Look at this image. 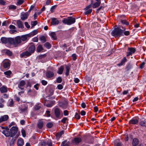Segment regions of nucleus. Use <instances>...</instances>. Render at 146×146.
<instances>
[{"mask_svg": "<svg viewBox=\"0 0 146 146\" xmlns=\"http://www.w3.org/2000/svg\"><path fill=\"white\" fill-rule=\"evenodd\" d=\"M81 141L80 137H75L74 140L72 141V143L73 144H76L79 143Z\"/></svg>", "mask_w": 146, "mask_h": 146, "instance_id": "obj_17", "label": "nucleus"}, {"mask_svg": "<svg viewBox=\"0 0 146 146\" xmlns=\"http://www.w3.org/2000/svg\"><path fill=\"white\" fill-rule=\"evenodd\" d=\"M1 40L3 43L6 44L9 42L11 44V42L13 41V38H7L5 37H3L1 38Z\"/></svg>", "mask_w": 146, "mask_h": 146, "instance_id": "obj_6", "label": "nucleus"}, {"mask_svg": "<svg viewBox=\"0 0 146 146\" xmlns=\"http://www.w3.org/2000/svg\"><path fill=\"white\" fill-rule=\"evenodd\" d=\"M9 118V116L7 115L1 116L0 117V123L7 121Z\"/></svg>", "mask_w": 146, "mask_h": 146, "instance_id": "obj_10", "label": "nucleus"}, {"mask_svg": "<svg viewBox=\"0 0 146 146\" xmlns=\"http://www.w3.org/2000/svg\"><path fill=\"white\" fill-rule=\"evenodd\" d=\"M64 70V67L63 66H61L58 69L57 73L60 74H62Z\"/></svg>", "mask_w": 146, "mask_h": 146, "instance_id": "obj_32", "label": "nucleus"}, {"mask_svg": "<svg viewBox=\"0 0 146 146\" xmlns=\"http://www.w3.org/2000/svg\"><path fill=\"white\" fill-rule=\"evenodd\" d=\"M54 75L53 72L48 71L46 73V76L48 78H50L52 77Z\"/></svg>", "mask_w": 146, "mask_h": 146, "instance_id": "obj_15", "label": "nucleus"}, {"mask_svg": "<svg viewBox=\"0 0 146 146\" xmlns=\"http://www.w3.org/2000/svg\"><path fill=\"white\" fill-rule=\"evenodd\" d=\"M37 33L38 32L36 30H35L33 31L29 34L26 35H25L26 36V37L27 38L28 37H30L36 35Z\"/></svg>", "mask_w": 146, "mask_h": 146, "instance_id": "obj_12", "label": "nucleus"}, {"mask_svg": "<svg viewBox=\"0 0 146 146\" xmlns=\"http://www.w3.org/2000/svg\"><path fill=\"white\" fill-rule=\"evenodd\" d=\"M35 50V47L34 45H31L29 48V51L31 54L34 52Z\"/></svg>", "mask_w": 146, "mask_h": 146, "instance_id": "obj_18", "label": "nucleus"}, {"mask_svg": "<svg viewBox=\"0 0 146 146\" xmlns=\"http://www.w3.org/2000/svg\"><path fill=\"white\" fill-rule=\"evenodd\" d=\"M33 41L34 42H38V38L37 37H34L33 39Z\"/></svg>", "mask_w": 146, "mask_h": 146, "instance_id": "obj_57", "label": "nucleus"}, {"mask_svg": "<svg viewBox=\"0 0 146 146\" xmlns=\"http://www.w3.org/2000/svg\"><path fill=\"white\" fill-rule=\"evenodd\" d=\"M18 130V128L16 126L12 127L10 129V133H11V137L15 136L17 133Z\"/></svg>", "mask_w": 146, "mask_h": 146, "instance_id": "obj_5", "label": "nucleus"}, {"mask_svg": "<svg viewBox=\"0 0 146 146\" xmlns=\"http://www.w3.org/2000/svg\"><path fill=\"white\" fill-rule=\"evenodd\" d=\"M66 141H65L62 142V145L63 146H70L68 144L66 143Z\"/></svg>", "mask_w": 146, "mask_h": 146, "instance_id": "obj_46", "label": "nucleus"}, {"mask_svg": "<svg viewBox=\"0 0 146 146\" xmlns=\"http://www.w3.org/2000/svg\"><path fill=\"white\" fill-rule=\"evenodd\" d=\"M15 125V123L14 122H12L9 125V127H11L13 125Z\"/></svg>", "mask_w": 146, "mask_h": 146, "instance_id": "obj_61", "label": "nucleus"}, {"mask_svg": "<svg viewBox=\"0 0 146 146\" xmlns=\"http://www.w3.org/2000/svg\"><path fill=\"white\" fill-rule=\"evenodd\" d=\"M64 114L65 116L67 115H68V111L67 110L64 111Z\"/></svg>", "mask_w": 146, "mask_h": 146, "instance_id": "obj_58", "label": "nucleus"}, {"mask_svg": "<svg viewBox=\"0 0 146 146\" xmlns=\"http://www.w3.org/2000/svg\"><path fill=\"white\" fill-rule=\"evenodd\" d=\"M40 108V106L39 104L36 105L35 106V109L36 110H39Z\"/></svg>", "mask_w": 146, "mask_h": 146, "instance_id": "obj_55", "label": "nucleus"}, {"mask_svg": "<svg viewBox=\"0 0 146 146\" xmlns=\"http://www.w3.org/2000/svg\"><path fill=\"white\" fill-rule=\"evenodd\" d=\"M40 143L41 146H52V143L51 140L47 141V142L44 141Z\"/></svg>", "mask_w": 146, "mask_h": 146, "instance_id": "obj_7", "label": "nucleus"}, {"mask_svg": "<svg viewBox=\"0 0 146 146\" xmlns=\"http://www.w3.org/2000/svg\"><path fill=\"white\" fill-rule=\"evenodd\" d=\"M43 122L41 120H40L38 122L37 125L38 128L39 129L42 128L43 126Z\"/></svg>", "mask_w": 146, "mask_h": 146, "instance_id": "obj_23", "label": "nucleus"}, {"mask_svg": "<svg viewBox=\"0 0 146 146\" xmlns=\"http://www.w3.org/2000/svg\"><path fill=\"white\" fill-rule=\"evenodd\" d=\"M17 143L18 146H23L24 142L23 139L20 138L18 140Z\"/></svg>", "mask_w": 146, "mask_h": 146, "instance_id": "obj_13", "label": "nucleus"}, {"mask_svg": "<svg viewBox=\"0 0 146 146\" xmlns=\"http://www.w3.org/2000/svg\"><path fill=\"white\" fill-rule=\"evenodd\" d=\"M16 8V7L14 5H11L9 6V9L11 10H15Z\"/></svg>", "mask_w": 146, "mask_h": 146, "instance_id": "obj_41", "label": "nucleus"}, {"mask_svg": "<svg viewBox=\"0 0 146 146\" xmlns=\"http://www.w3.org/2000/svg\"><path fill=\"white\" fill-rule=\"evenodd\" d=\"M51 19V24L53 25H56L58 24L59 21L56 18H52Z\"/></svg>", "mask_w": 146, "mask_h": 146, "instance_id": "obj_11", "label": "nucleus"}, {"mask_svg": "<svg viewBox=\"0 0 146 146\" xmlns=\"http://www.w3.org/2000/svg\"><path fill=\"white\" fill-rule=\"evenodd\" d=\"M50 112L48 110L46 111V114L47 117H50Z\"/></svg>", "mask_w": 146, "mask_h": 146, "instance_id": "obj_59", "label": "nucleus"}, {"mask_svg": "<svg viewBox=\"0 0 146 146\" xmlns=\"http://www.w3.org/2000/svg\"><path fill=\"white\" fill-rule=\"evenodd\" d=\"M68 120V119L67 117H64L63 118L62 120H61V122L64 123H65L66 120Z\"/></svg>", "mask_w": 146, "mask_h": 146, "instance_id": "obj_48", "label": "nucleus"}, {"mask_svg": "<svg viewBox=\"0 0 146 146\" xmlns=\"http://www.w3.org/2000/svg\"><path fill=\"white\" fill-rule=\"evenodd\" d=\"M50 36L54 40H55L56 39V34L54 32H51L50 33Z\"/></svg>", "mask_w": 146, "mask_h": 146, "instance_id": "obj_37", "label": "nucleus"}, {"mask_svg": "<svg viewBox=\"0 0 146 146\" xmlns=\"http://www.w3.org/2000/svg\"><path fill=\"white\" fill-rule=\"evenodd\" d=\"M17 24L19 28H22L23 27V25L22 22L20 20H18L17 21Z\"/></svg>", "mask_w": 146, "mask_h": 146, "instance_id": "obj_30", "label": "nucleus"}, {"mask_svg": "<svg viewBox=\"0 0 146 146\" xmlns=\"http://www.w3.org/2000/svg\"><path fill=\"white\" fill-rule=\"evenodd\" d=\"M54 113L56 117L58 118L60 116V110L58 108H56L54 110Z\"/></svg>", "mask_w": 146, "mask_h": 146, "instance_id": "obj_14", "label": "nucleus"}, {"mask_svg": "<svg viewBox=\"0 0 146 146\" xmlns=\"http://www.w3.org/2000/svg\"><path fill=\"white\" fill-rule=\"evenodd\" d=\"M2 52L3 53H5V54L8 55L10 56L12 54V53L11 51L10 50L7 49H5L3 50Z\"/></svg>", "mask_w": 146, "mask_h": 146, "instance_id": "obj_29", "label": "nucleus"}, {"mask_svg": "<svg viewBox=\"0 0 146 146\" xmlns=\"http://www.w3.org/2000/svg\"><path fill=\"white\" fill-rule=\"evenodd\" d=\"M138 120L136 118H133L129 121V123L130 124H135L138 122Z\"/></svg>", "mask_w": 146, "mask_h": 146, "instance_id": "obj_21", "label": "nucleus"}, {"mask_svg": "<svg viewBox=\"0 0 146 146\" xmlns=\"http://www.w3.org/2000/svg\"><path fill=\"white\" fill-rule=\"evenodd\" d=\"M70 69V67L69 66H67L66 67V72L65 73L66 76H67L68 75Z\"/></svg>", "mask_w": 146, "mask_h": 146, "instance_id": "obj_40", "label": "nucleus"}, {"mask_svg": "<svg viewBox=\"0 0 146 146\" xmlns=\"http://www.w3.org/2000/svg\"><path fill=\"white\" fill-rule=\"evenodd\" d=\"M64 133V131H62L56 134V136H57V137H60L61 136H62V135Z\"/></svg>", "mask_w": 146, "mask_h": 146, "instance_id": "obj_39", "label": "nucleus"}, {"mask_svg": "<svg viewBox=\"0 0 146 146\" xmlns=\"http://www.w3.org/2000/svg\"><path fill=\"white\" fill-rule=\"evenodd\" d=\"M44 46L49 49L51 47V46L50 44L48 42H46L44 44Z\"/></svg>", "mask_w": 146, "mask_h": 146, "instance_id": "obj_42", "label": "nucleus"}, {"mask_svg": "<svg viewBox=\"0 0 146 146\" xmlns=\"http://www.w3.org/2000/svg\"><path fill=\"white\" fill-rule=\"evenodd\" d=\"M62 79L61 77H58L56 80V81L58 83H60L62 82Z\"/></svg>", "mask_w": 146, "mask_h": 146, "instance_id": "obj_47", "label": "nucleus"}, {"mask_svg": "<svg viewBox=\"0 0 146 146\" xmlns=\"http://www.w3.org/2000/svg\"><path fill=\"white\" fill-rule=\"evenodd\" d=\"M139 124L142 126L146 127V119L140 121L139 122Z\"/></svg>", "mask_w": 146, "mask_h": 146, "instance_id": "obj_28", "label": "nucleus"}, {"mask_svg": "<svg viewBox=\"0 0 146 146\" xmlns=\"http://www.w3.org/2000/svg\"><path fill=\"white\" fill-rule=\"evenodd\" d=\"M74 82L76 83H78L79 82V80L77 78H76L74 79Z\"/></svg>", "mask_w": 146, "mask_h": 146, "instance_id": "obj_62", "label": "nucleus"}, {"mask_svg": "<svg viewBox=\"0 0 146 146\" xmlns=\"http://www.w3.org/2000/svg\"><path fill=\"white\" fill-rule=\"evenodd\" d=\"M121 22L123 24L125 25H129V23L125 20H121Z\"/></svg>", "mask_w": 146, "mask_h": 146, "instance_id": "obj_38", "label": "nucleus"}, {"mask_svg": "<svg viewBox=\"0 0 146 146\" xmlns=\"http://www.w3.org/2000/svg\"><path fill=\"white\" fill-rule=\"evenodd\" d=\"M128 50L132 54L135 52L136 49L134 48L131 47L128 48Z\"/></svg>", "mask_w": 146, "mask_h": 146, "instance_id": "obj_26", "label": "nucleus"}, {"mask_svg": "<svg viewBox=\"0 0 146 146\" xmlns=\"http://www.w3.org/2000/svg\"><path fill=\"white\" fill-rule=\"evenodd\" d=\"M53 125V124L51 122H49L46 124L47 127L49 128H51Z\"/></svg>", "mask_w": 146, "mask_h": 146, "instance_id": "obj_44", "label": "nucleus"}, {"mask_svg": "<svg viewBox=\"0 0 146 146\" xmlns=\"http://www.w3.org/2000/svg\"><path fill=\"white\" fill-rule=\"evenodd\" d=\"M10 61L7 59L3 61V66L5 68H7L10 66Z\"/></svg>", "mask_w": 146, "mask_h": 146, "instance_id": "obj_9", "label": "nucleus"}, {"mask_svg": "<svg viewBox=\"0 0 146 146\" xmlns=\"http://www.w3.org/2000/svg\"><path fill=\"white\" fill-rule=\"evenodd\" d=\"M124 34L125 35L127 36L129 35V32L128 31H126L124 32Z\"/></svg>", "mask_w": 146, "mask_h": 146, "instance_id": "obj_60", "label": "nucleus"}, {"mask_svg": "<svg viewBox=\"0 0 146 146\" xmlns=\"http://www.w3.org/2000/svg\"><path fill=\"white\" fill-rule=\"evenodd\" d=\"M92 11V9H89V10H88L87 11L85 12V14L86 15L89 14L91 13Z\"/></svg>", "mask_w": 146, "mask_h": 146, "instance_id": "obj_54", "label": "nucleus"}, {"mask_svg": "<svg viewBox=\"0 0 146 146\" xmlns=\"http://www.w3.org/2000/svg\"><path fill=\"white\" fill-rule=\"evenodd\" d=\"M0 91L1 93H6L7 91V88L3 86L0 88Z\"/></svg>", "mask_w": 146, "mask_h": 146, "instance_id": "obj_20", "label": "nucleus"}, {"mask_svg": "<svg viewBox=\"0 0 146 146\" xmlns=\"http://www.w3.org/2000/svg\"><path fill=\"white\" fill-rule=\"evenodd\" d=\"M56 6L54 5L52 6L50 9V11L52 13L54 12V10L55 9Z\"/></svg>", "mask_w": 146, "mask_h": 146, "instance_id": "obj_53", "label": "nucleus"}, {"mask_svg": "<svg viewBox=\"0 0 146 146\" xmlns=\"http://www.w3.org/2000/svg\"><path fill=\"white\" fill-rule=\"evenodd\" d=\"M43 48L42 46L41 45H38L37 47L36 50L37 52H40L43 50Z\"/></svg>", "mask_w": 146, "mask_h": 146, "instance_id": "obj_35", "label": "nucleus"}, {"mask_svg": "<svg viewBox=\"0 0 146 146\" xmlns=\"http://www.w3.org/2000/svg\"><path fill=\"white\" fill-rule=\"evenodd\" d=\"M31 54V53L29 51H26L23 52L21 54V57H26V56H29Z\"/></svg>", "mask_w": 146, "mask_h": 146, "instance_id": "obj_16", "label": "nucleus"}, {"mask_svg": "<svg viewBox=\"0 0 146 146\" xmlns=\"http://www.w3.org/2000/svg\"><path fill=\"white\" fill-rule=\"evenodd\" d=\"M122 28L123 30L118 27L114 28L111 32V35L115 37H120L123 36V31L125 30V27Z\"/></svg>", "mask_w": 146, "mask_h": 146, "instance_id": "obj_2", "label": "nucleus"}, {"mask_svg": "<svg viewBox=\"0 0 146 146\" xmlns=\"http://www.w3.org/2000/svg\"><path fill=\"white\" fill-rule=\"evenodd\" d=\"M127 60L125 57H124L121 60V62L117 64V66H122L123 64L126 62Z\"/></svg>", "mask_w": 146, "mask_h": 146, "instance_id": "obj_25", "label": "nucleus"}, {"mask_svg": "<svg viewBox=\"0 0 146 146\" xmlns=\"http://www.w3.org/2000/svg\"><path fill=\"white\" fill-rule=\"evenodd\" d=\"M139 142V141L138 139L135 138L133 139V142H132V144L134 146H135L137 145Z\"/></svg>", "mask_w": 146, "mask_h": 146, "instance_id": "obj_27", "label": "nucleus"}, {"mask_svg": "<svg viewBox=\"0 0 146 146\" xmlns=\"http://www.w3.org/2000/svg\"><path fill=\"white\" fill-rule=\"evenodd\" d=\"M9 28L10 29L9 32L11 34L15 33L17 31L16 30L15 27L13 25H10L9 26Z\"/></svg>", "mask_w": 146, "mask_h": 146, "instance_id": "obj_8", "label": "nucleus"}, {"mask_svg": "<svg viewBox=\"0 0 146 146\" xmlns=\"http://www.w3.org/2000/svg\"><path fill=\"white\" fill-rule=\"evenodd\" d=\"M27 38L25 35L21 36H18L16 37L15 39L13 38V41L11 42V44L15 47H17L22 44V42L26 41Z\"/></svg>", "mask_w": 146, "mask_h": 146, "instance_id": "obj_1", "label": "nucleus"}, {"mask_svg": "<svg viewBox=\"0 0 146 146\" xmlns=\"http://www.w3.org/2000/svg\"><path fill=\"white\" fill-rule=\"evenodd\" d=\"M28 15L27 13L23 14L21 16V18L22 20H24L27 18Z\"/></svg>", "mask_w": 146, "mask_h": 146, "instance_id": "obj_22", "label": "nucleus"}, {"mask_svg": "<svg viewBox=\"0 0 146 146\" xmlns=\"http://www.w3.org/2000/svg\"><path fill=\"white\" fill-rule=\"evenodd\" d=\"M17 5H20L22 4L24 2L23 0H17Z\"/></svg>", "mask_w": 146, "mask_h": 146, "instance_id": "obj_43", "label": "nucleus"}, {"mask_svg": "<svg viewBox=\"0 0 146 146\" xmlns=\"http://www.w3.org/2000/svg\"><path fill=\"white\" fill-rule=\"evenodd\" d=\"M67 105V103L66 102L60 103L59 104V106L62 108H65Z\"/></svg>", "mask_w": 146, "mask_h": 146, "instance_id": "obj_31", "label": "nucleus"}, {"mask_svg": "<svg viewBox=\"0 0 146 146\" xmlns=\"http://www.w3.org/2000/svg\"><path fill=\"white\" fill-rule=\"evenodd\" d=\"M75 117L76 118L78 119H80V115L79 114H78L77 113H76V114L75 115Z\"/></svg>", "mask_w": 146, "mask_h": 146, "instance_id": "obj_52", "label": "nucleus"}, {"mask_svg": "<svg viewBox=\"0 0 146 146\" xmlns=\"http://www.w3.org/2000/svg\"><path fill=\"white\" fill-rule=\"evenodd\" d=\"M145 65V63L144 62H142L140 65L139 66V67L141 69H142L144 67V66Z\"/></svg>", "mask_w": 146, "mask_h": 146, "instance_id": "obj_51", "label": "nucleus"}, {"mask_svg": "<svg viewBox=\"0 0 146 146\" xmlns=\"http://www.w3.org/2000/svg\"><path fill=\"white\" fill-rule=\"evenodd\" d=\"M8 106L11 107H13V102L12 99H10L9 100Z\"/></svg>", "mask_w": 146, "mask_h": 146, "instance_id": "obj_34", "label": "nucleus"}, {"mask_svg": "<svg viewBox=\"0 0 146 146\" xmlns=\"http://www.w3.org/2000/svg\"><path fill=\"white\" fill-rule=\"evenodd\" d=\"M1 127L2 129H4L2 131V133L6 137H9L11 135V133L9 131V129L7 127Z\"/></svg>", "mask_w": 146, "mask_h": 146, "instance_id": "obj_4", "label": "nucleus"}, {"mask_svg": "<svg viewBox=\"0 0 146 146\" xmlns=\"http://www.w3.org/2000/svg\"><path fill=\"white\" fill-rule=\"evenodd\" d=\"M21 132L23 136V137H25L26 133L25 130L23 129H22L21 130Z\"/></svg>", "mask_w": 146, "mask_h": 146, "instance_id": "obj_45", "label": "nucleus"}, {"mask_svg": "<svg viewBox=\"0 0 146 146\" xmlns=\"http://www.w3.org/2000/svg\"><path fill=\"white\" fill-rule=\"evenodd\" d=\"M57 88L59 90H61L63 88V86L61 84H58L57 86Z\"/></svg>", "mask_w": 146, "mask_h": 146, "instance_id": "obj_50", "label": "nucleus"}, {"mask_svg": "<svg viewBox=\"0 0 146 146\" xmlns=\"http://www.w3.org/2000/svg\"><path fill=\"white\" fill-rule=\"evenodd\" d=\"M75 22V19L72 17H69L67 18H64L62 22L65 24L70 25Z\"/></svg>", "mask_w": 146, "mask_h": 146, "instance_id": "obj_3", "label": "nucleus"}, {"mask_svg": "<svg viewBox=\"0 0 146 146\" xmlns=\"http://www.w3.org/2000/svg\"><path fill=\"white\" fill-rule=\"evenodd\" d=\"M37 23V22L36 21H34L31 22V24L33 26H35L36 25Z\"/></svg>", "mask_w": 146, "mask_h": 146, "instance_id": "obj_56", "label": "nucleus"}, {"mask_svg": "<svg viewBox=\"0 0 146 146\" xmlns=\"http://www.w3.org/2000/svg\"><path fill=\"white\" fill-rule=\"evenodd\" d=\"M101 2H97L93 4L92 7L93 8H95L98 7L100 4Z\"/></svg>", "mask_w": 146, "mask_h": 146, "instance_id": "obj_33", "label": "nucleus"}, {"mask_svg": "<svg viewBox=\"0 0 146 146\" xmlns=\"http://www.w3.org/2000/svg\"><path fill=\"white\" fill-rule=\"evenodd\" d=\"M25 84L26 83L25 80H21L19 82L18 85V87L19 88L23 89V88H21V87L25 85Z\"/></svg>", "mask_w": 146, "mask_h": 146, "instance_id": "obj_19", "label": "nucleus"}, {"mask_svg": "<svg viewBox=\"0 0 146 146\" xmlns=\"http://www.w3.org/2000/svg\"><path fill=\"white\" fill-rule=\"evenodd\" d=\"M41 83L43 85L45 86L47 84V82L45 80H42L41 81Z\"/></svg>", "mask_w": 146, "mask_h": 146, "instance_id": "obj_49", "label": "nucleus"}, {"mask_svg": "<svg viewBox=\"0 0 146 146\" xmlns=\"http://www.w3.org/2000/svg\"><path fill=\"white\" fill-rule=\"evenodd\" d=\"M15 140V139L13 137H9L8 141L10 145L13 144Z\"/></svg>", "mask_w": 146, "mask_h": 146, "instance_id": "obj_24", "label": "nucleus"}, {"mask_svg": "<svg viewBox=\"0 0 146 146\" xmlns=\"http://www.w3.org/2000/svg\"><path fill=\"white\" fill-rule=\"evenodd\" d=\"M11 73V72L10 70H8L4 72V74L7 76L8 78L9 77Z\"/></svg>", "mask_w": 146, "mask_h": 146, "instance_id": "obj_36", "label": "nucleus"}, {"mask_svg": "<svg viewBox=\"0 0 146 146\" xmlns=\"http://www.w3.org/2000/svg\"><path fill=\"white\" fill-rule=\"evenodd\" d=\"M39 87V84H36L34 86V87L37 90H38Z\"/></svg>", "mask_w": 146, "mask_h": 146, "instance_id": "obj_63", "label": "nucleus"}, {"mask_svg": "<svg viewBox=\"0 0 146 146\" xmlns=\"http://www.w3.org/2000/svg\"><path fill=\"white\" fill-rule=\"evenodd\" d=\"M25 26L27 28H29L30 27V26L29 25L28 23L25 22Z\"/></svg>", "mask_w": 146, "mask_h": 146, "instance_id": "obj_64", "label": "nucleus"}]
</instances>
